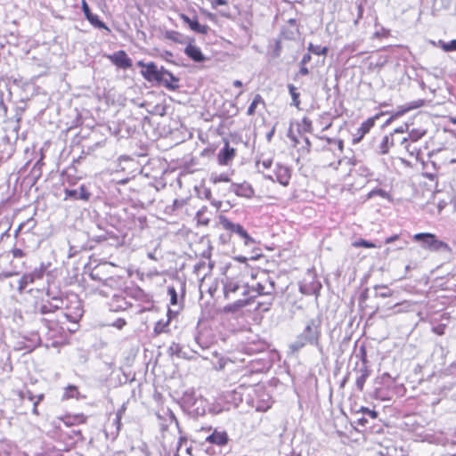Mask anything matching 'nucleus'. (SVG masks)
Returning a JSON list of instances; mask_svg holds the SVG:
<instances>
[{"label": "nucleus", "instance_id": "59", "mask_svg": "<svg viewBox=\"0 0 456 456\" xmlns=\"http://www.w3.org/2000/svg\"><path fill=\"white\" fill-rule=\"evenodd\" d=\"M403 132H404L403 127V126H400V127H398V128H395L392 134H394V137H395V135H396L397 134H401V133H403Z\"/></svg>", "mask_w": 456, "mask_h": 456}, {"label": "nucleus", "instance_id": "64", "mask_svg": "<svg viewBox=\"0 0 456 456\" xmlns=\"http://www.w3.org/2000/svg\"><path fill=\"white\" fill-rule=\"evenodd\" d=\"M39 163H40V161L38 160V161L36 163V165L34 166V167H33V169H32V171H31V173H32L33 175H36V173H37V166H39Z\"/></svg>", "mask_w": 456, "mask_h": 456}, {"label": "nucleus", "instance_id": "30", "mask_svg": "<svg viewBox=\"0 0 456 456\" xmlns=\"http://www.w3.org/2000/svg\"><path fill=\"white\" fill-rule=\"evenodd\" d=\"M426 134V130L424 129H412L407 139L410 142H417L419 139H421Z\"/></svg>", "mask_w": 456, "mask_h": 456}, {"label": "nucleus", "instance_id": "27", "mask_svg": "<svg viewBox=\"0 0 456 456\" xmlns=\"http://www.w3.org/2000/svg\"><path fill=\"white\" fill-rule=\"evenodd\" d=\"M167 314H168V319L167 321L160 320L158 322H156L155 327H154V332L156 334H160V333L167 331V327L169 323L170 317L172 314V311L170 309H168Z\"/></svg>", "mask_w": 456, "mask_h": 456}, {"label": "nucleus", "instance_id": "5", "mask_svg": "<svg viewBox=\"0 0 456 456\" xmlns=\"http://www.w3.org/2000/svg\"><path fill=\"white\" fill-rule=\"evenodd\" d=\"M137 65L143 68L141 73L147 81L159 82L162 75V68L158 69L154 62L144 63L142 61H138Z\"/></svg>", "mask_w": 456, "mask_h": 456}, {"label": "nucleus", "instance_id": "52", "mask_svg": "<svg viewBox=\"0 0 456 456\" xmlns=\"http://www.w3.org/2000/svg\"><path fill=\"white\" fill-rule=\"evenodd\" d=\"M398 239H399V235H398V234H395V235H393V236L387 237V238L385 240V243H386V244H389V243L394 242L395 240H397Z\"/></svg>", "mask_w": 456, "mask_h": 456}, {"label": "nucleus", "instance_id": "63", "mask_svg": "<svg viewBox=\"0 0 456 456\" xmlns=\"http://www.w3.org/2000/svg\"><path fill=\"white\" fill-rule=\"evenodd\" d=\"M390 296H391V292L390 291H388V292H381L379 294V297H390Z\"/></svg>", "mask_w": 456, "mask_h": 456}, {"label": "nucleus", "instance_id": "45", "mask_svg": "<svg viewBox=\"0 0 456 456\" xmlns=\"http://www.w3.org/2000/svg\"><path fill=\"white\" fill-rule=\"evenodd\" d=\"M302 126H303V130L304 131L311 132V130H312V121L308 118L305 117L302 119Z\"/></svg>", "mask_w": 456, "mask_h": 456}, {"label": "nucleus", "instance_id": "12", "mask_svg": "<svg viewBox=\"0 0 456 456\" xmlns=\"http://www.w3.org/2000/svg\"><path fill=\"white\" fill-rule=\"evenodd\" d=\"M179 79L174 76L170 71L162 67V75L158 83L162 84L166 88L169 90H176L179 87Z\"/></svg>", "mask_w": 456, "mask_h": 456}, {"label": "nucleus", "instance_id": "37", "mask_svg": "<svg viewBox=\"0 0 456 456\" xmlns=\"http://www.w3.org/2000/svg\"><path fill=\"white\" fill-rule=\"evenodd\" d=\"M77 394H78V392H77V387H75V386H69L66 388V390H65L63 397L66 398V399L74 398V397H77Z\"/></svg>", "mask_w": 456, "mask_h": 456}, {"label": "nucleus", "instance_id": "58", "mask_svg": "<svg viewBox=\"0 0 456 456\" xmlns=\"http://www.w3.org/2000/svg\"><path fill=\"white\" fill-rule=\"evenodd\" d=\"M0 110H3L4 113H6V111H7V108L4 104L3 100H2V92L1 91H0Z\"/></svg>", "mask_w": 456, "mask_h": 456}, {"label": "nucleus", "instance_id": "21", "mask_svg": "<svg viewBox=\"0 0 456 456\" xmlns=\"http://www.w3.org/2000/svg\"><path fill=\"white\" fill-rule=\"evenodd\" d=\"M51 324L54 323L47 321L46 323H44V326L39 330L30 333V352L35 346L41 343L40 334L46 333V331L51 329Z\"/></svg>", "mask_w": 456, "mask_h": 456}, {"label": "nucleus", "instance_id": "7", "mask_svg": "<svg viewBox=\"0 0 456 456\" xmlns=\"http://www.w3.org/2000/svg\"><path fill=\"white\" fill-rule=\"evenodd\" d=\"M64 193V200H81L84 201L89 200L92 195L87 187L84 184L80 185L77 189H65Z\"/></svg>", "mask_w": 456, "mask_h": 456}, {"label": "nucleus", "instance_id": "23", "mask_svg": "<svg viewBox=\"0 0 456 456\" xmlns=\"http://www.w3.org/2000/svg\"><path fill=\"white\" fill-rule=\"evenodd\" d=\"M121 419H122V410L118 411L113 419L111 424L110 425V435L113 438L117 437L121 429Z\"/></svg>", "mask_w": 456, "mask_h": 456}, {"label": "nucleus", "instance_id": "17", "mask_svg": "<svg viewBox=\"0 0 456 456\" xmlns=\"http://www.w3.org/2000/svg\"><path fill=\"white\" fill-rule=\"evenodd\" d=\"M375 119L370 118L362 122L360 127L357 128L356 133L354 134L353 142L358 143L363 136L370 132V128L373 127Z\"/></svg>", "mask_w": 456, "mask_h": 456}, {"label": "nucleus", "instance_id": "11", "mask_svg": "<svg viewBox=\"0 0 456 456\" xmlns=\"http://www.w3.org/2000/svg\"><path fill=\"white\" fill-rule=\"evenodd\" d=\"M180 18L181 20L185 23L187 24L190 28L196 32V33H199V34H201V35H206L208 34V25H205V24H200L197 20V18L194 17V18H190L189 16H187L186 14L184 13H182L180 14Z\"/></svg>", "mask_w": 456, "mask_h": 456}, {"label": "nucleus", "instance_id": "56", "mask_svg": "<svg viewBox=\"0 0 456 456\" xmlns=\"http://www.w3.org/2000/svg\"><path fill=\"white\" fill-rule=\"evenodd\" d=\"M13 394L16 395L20 400L25 398V393L21 390H13Z\"/></svg>", "mask_w": 456, "mask_h": 456}, {"label": "nucleus", "instance_id": "34", "mask_svg": "<svg viewBox=\"0 0 456 456\" xmlns=\"http://www.w3.org/2000/svg\"><path fill=\"white\" fill-rule=\"evenodd\" d=\"M352 246L354 247V248H361V247H363V248H377L378 246L376 244H374L373 242H370L369 240H363V239H359L357 240H354L353 243H352Z\"/></svg>", "mask_w": 456, "mask_h": 456}, {"label": "nucleus", "instance_id": "32", "mask_svg": "<svg viewBox=\"0 0 456 456\" xmlns=\"http://www.w3.org/2000/svg\"><path fill=\"white\" fill-rule=\"evenodd\" d=\"M259 103L264 104V100L260 94H256L253 99V102H251V104L249 105V107L248 109L247 114L248 116L254 115L256 112V109Z\"/></svg>", "mask_w": 456, "mask_h": 456}, {"label": "nucleus", "instance_id": "16", "mask_svg": "<svg viewBox=\"0 0 456 456\" xmlns=\"http://www.w3.org/2000/svg\"><path fill=\"white\" fill-rule=\"evenodd\" d=\"M255 297L256 296L250 294L243 296V298H240L238 300H235L233 303L227 305L224 307V310L229 313H236L241 308L249 305Z\"/></svg>", "mask_w": 456, "mask_h": 456}, {"label": "nucleus", "instance_id": "57", "mask_svg": "<svg viewBox=\"0 0 456 456\" xmlns=\"http://www.w3.org/2000/svg\"><path fill=\"white\" fill-rule=\"evenodd\" d=\"M43 398H44V395H40L38 396V400H37V402H35V403H34V409H33V412H34V413H36V414H37V413H38V412H37V404H38V402H39L40 400H42Z\"/></svg>", "mask_w": 456, "mask_h": 456}, {"label": "nucleus", "instance_id": "42", "mask_svg": "<svg viewBox=\"0 0 456 456\" xmlns=\"http://www.w3.org/2000/svg\"><path fill=\"white\" fill-rule=\"evenodd\" d=\"M116 282V281L113 279V278H108L106 280H104L103 283H102V288H106V287H112V285ZM100 294L107 297L108 296V293L104 290V289H101L99 290Z\"/></svg>", "mask_w": 456, "mask_h": 456}, {"label": "nucleus", "instance_id": "39", "mask_svg": "<svg viewBox=\"0 0 456 456\" xmlns=\"http://www.w3.org/2000/svg\"><path fill=\"white\" fill-rule=\"evenodd\" d=\"M167 293L170 296V304L172 305H177L178 295H177L176 289L174 287H168Z\"/></svg>", "mask_w": 456, "mask_h": 456}, {"label": "nucleus", "instance_id": "33", "mask_svg": "<svg viewBox=\"0 0 456 456\" xmlns=\"http://www.w3.org/2000/svg\"><path fill=\"white\" fill-rule=\"evenodd\" d=\"M438 45L445 52L456 51V39H453L450 42L439 40Z\"/></svg>", "mask_w": 456, "mask_h": 456}, {"label": "nucleus", "instance_id": "26", "mask_svg": "<svg viewBox=\"0 0 456 456\" xmlns=\"http://www.w3.org/2000/svg\"><path fill=\"white\" fill-rule=\"evenodd\" d=\"M131 296L136 300H140L145 303L151 302V296L146 294L142 289L138 287L132 289Z\"/></svg>", "mask_w": 456, "mask_h": 456}, {"label": "nucleus", "instance_id": "55", "mask_svg": "<svg viewBox=\"0 0 456 456\" xmlns=\"http://www.w3.org/2000/svg\"><path fill=\"white\" fill-rule=\"evenodd\" d=\"M299 74L302 76H306L309 74V69L305 67V65H301V68L299 69Z\"/></svg>", "mask_w": 456, "mask_h": 456}, {"label": "nucleus", "instance_id": "53", "mask_svg": "<svg viewBox=\"0 0 456 456\" xmlns=\"http://www.w3.org/2000/svg\"><path fill=\"white\" fill-rule=\"evenodd\" d=\"M37 456H61L58 451L53 450L50 453H40Z\"/></svg>", "mask_w": 456, "mask_h": 456}, {"label": "nucleus", "instance_id": "8", "mask_svg": "<svg viewBox=\"0 0 456 456\" xmlns=\"http://www.w3.org/2000/svg\"><path fill=\"white\" fill-rule=\"evenodd\" d=\"M82 11L86 18V20L93 25L94 28L105 29L107 32H110V28L99 19V16L92 13L89 5L87 4L86 0H82Z\"/></svg>", "mask_w": 456, "mask_h": 456}, {"label": "nucleus", "instance_id": "25", "mask_svg": "<svg viewBox=\"0 0 456 456\" xmlns=\"http://www.w3.org/2000/svg\"><path fill=\"white\" fill-rule=\"evenodd\" d=\"M111 306L114 307L115 310H125L127 308L128 303L122 295L114 294L112 296Z\"/></svg>", "mask_w": 456, "mask_h": 456}, {"label": "nucleus", "instance_id": "10", "mask_svg": "<svg viewBox=\"0 0 456 456\" xmlns=\"http://www.w3.org/2000/svg\"><path fill=\"white\" fill-rule=\"evenodd\" d=\"M398 143L405 150L408 155L414 158L417 161H422L421 151L416 142H410L409 139L403 137L400 138Z\"/></svg>", "mask_w": 456, "mask_h": 456}, {"label": "nucleus", "instance_id": "38", "mask_svg": "<svg viewBox=\"0 0 456 456\" xmlns=\"http://www.w3.org/2000/svg\"><path fill=\"white\" fill-rule=\"evenodd\" d=\"M264 156L262 155L257 160H256V165L257 166H262L264 168L267 169V168H270L272 164H273V159L271 158H263Z\"/></svg>", "mask_w": 456, "mask_h": 456}, {"label": "nucleus", "instance_id": "15", "mask_svg": "<svg viewBox=\"0 0 456 456\" xmlns=\"http://www.w3.org/2000/svg\"><path fill=\"white\" fill-rule=\"evenodd\" d=\"M206 442L216 444L218 446H224L227 444L229 441L228 435L225 431H217L215 429L210 435L205 438Z\"/></svg>", "mask_w": 456, "mask_h": 456}, {"label": "nucleus", "instance_id": "54", "mask_svg": "<svg viewBox=\"0 0 456 456\" xmlns=\"http://www.w3.org/2000/svg\"><path fill=\"white\" fill-rule=\"evenodd\" d=\"M126 324V322L125 320L123 319H118L116 321V322L114 323V326H116L118 329H122L123 326Z\"/></svg>", "mask_w": 456, "mask_h": 456}, {"label": "nucleus", "instance_id": "31", "mask_svg": "<svg viewBox=\"0 0 456 456\" xmlns=\"http://www.w3.org/2000/svg\"><path fill=\"white\" fill-rule=\"evenodd\" d=\"M308 51L316 55H326L328 48L326 46L315 45L312 43L308 45Z\"/></svg>", "mask_w": 456, "mask_h": 456}, {"label": "nucleus", "instance_id": "9", "mask_svg": "<svg viewBox=\"0 0 456 456\" xmlns=\"http://www.w3.org/2000/svg\"><path fill=\"white\" fill-rule=\"evenodd\" d=\"M224 297L228 299L232 297V296L237 292H240L242 296H247L250 294L249 287L246 285H240L238 282L228 281L224 284Z\"/></svg>", "mask_w": 456, "mask_h": 456}, {"label": "nucleus", "instance_id": "51", "mask_svg": "<svg viewBox=\"0 0 456 456\" xmlns=\"http://www.w3.org/2000/svg\"><path fill=\"white\" fill-rule=\"evenodd\" d=\"M311 61V54L310 53H305L304 54V56L302 57L301 61H300V65H306L309 61Z\"/></svg>", "mask_w": 456, "mask_h": 456}, {"label": "nucleus", "instance_id": "49", "mask_svg": "<svg viewBox=\"0 0 456 456\" xmlns=\"http://www.w3.org/2000/svg\"><path fill=\"white\" fill-rule=\"evenodd\" d=\"M12 255L14 258H20L25 256V253L20 248H14L12 250Z\"/></svg>", "mask_w": 456, "mask_h": 456}, {"label": "nucleus", "instance_id": "50", "mask_svg": "<svg viewBox=\"0 0 456 456\" xmlns=\"http://www.w3.org/2000/svg\"><path fill=\"white\" fill-rule=\"evenodd\" d=\"M211 4H212L213 8H216L219 5H226L227 1L226 0H213Z\"/></svg>", "mask_w": 456, "mask_h": 456}, {"label": "nucleus", "instance_id": "46", "mask_svg": "<svg viewBox=\"0 0 456 456\" xmlns=\"http://www.w3.org/2000/svg\"><path fill=\"white\" fill-rule=\"evenodd\" d=\"M212 179L215 183H219V182H229L230 181L228 175L225 174H221L219 175L212 176Z\"/></svg>", "mask_w": 456, "mask_h": 456}, {"label": "nucleus", "instance_id": "40", "mask_svg": "<svg viewBox=\"0 0 456 456\" xmlns=\"http://www.w3.org/2000/svg\"><path fill=\"white\" fill-rule=\"evenodd\" d=\"M410 306H411V304L407 301H404L400 304H395L393 306V308H396V310H395V313H403V312H407L409 310Z\"/></svg>", "mask_w": 456, "mask_h": 456}, {"label": "nucleus", "instance_id": "3", "mask_svg": "<svg viewBox=\"0 0 456 456\" xmlns=\"http://www.w3.org/2000/svg\"><path fill=\"white\" fill-rule=\"evenodd\" d=\"M219 224L225 231L237 234L240 239L243 240L246 246H249L254 242L253 238L240 224L232 222L223 215L219 216Z\"/></svg>", "mask_w": 456, "mask_h": 456}, {"label": "nucleus", "instance_id": "24", "mask_svg": "<svg viewBox=\"0 0 456 456\" xmlns=\"http://www.w3.org/2000/svg\"><path fill=\"white\" fill-rule=\"evenodd\" d=\"M55 304L47 302L46 304H42L39 306L35 305L36 312H39L41 314H48L53 312L55 309L60 308L61 306L57 304L58 302L62 303L61 299L53 298Z\"/></svg>", "mask_w": 456, "mask_h": 456}, {"label": "nucleus", "instance_id": "13", "mask_svg": "<svg viewBox=\"0 0 456 456\" xmlns=\"http://www.w3.org/2000/svg\"><path fill=\"white\" fill-rule=\"evenodd\" d=\"M235 156V149L231 147L228 142L219 151L217 155L218 163L223 166L228 165Z\"/></svg>", "mask_w": 456, "mask_h": 456}, {"label": "nucleus", "instance_id": "36", "mask_svg": "<svg viewBox=\"0 0 456 456\" xmlns=\"http://www.w3.org/2000/svg\"><path fill=\"white\" fill-rule=\"evenodd\" d=\"M28 284V276L27 274H23V276L19 279L18 281H16V285L15 287L17 288V289L21 292L27 286ZM12 287H14V284H11Z\"/></svg>", "mask_w": 456, "mask_h": 456}, {"label": "nucleus", "instance_id": "35", "mask_svg": "<svg viewBox=\"0 0 456 456\" xmlns=\"http://www.w3.org/2000/svg\"><path fill=\"white\" fill-rule=\"evenodd\" d=\"M183 37L182 34H180L177 31L175 30H167L165 33V37L172 40L174 42L182 43L181 37Z\"/></svg>", "mask_w": 456, "mask_h": 456}, {"label": "nucleus", "instance_id": "4", "mask_svg": "<svg viewBox=\"0 0 456 456\" xmlns=\"http://www.w3.org/2000/svg\"><path fill=\"white\" fill-rule=\"evenodd\" d=\"M413 240L420 242L424 248L433 251H438L448 248V245L445 242L437 240L435 234L429 232L416 233L413 236Z\"/></svg>", "mask_w": 456, "mask_h": 456}, {"label": "nucleus", "instance_id": "1", "mask_svg": "<svg viewBox=\"0 0 456 456\" xmlns=\"http://www.w3.org/2000/svg\"><path fill=\"white\" fill-rule=\"evenodd\" d=\"M322 318L317 315L305 322V327L301 333L297 335L296 339L289 345V349L295 353L301 350L307 345L322 348L320 340L322 338Z\"/></svg>", "mask_w": 456, "mask_h": 456}, {"label": "nucleus", "instance_id": "41", "mask_svg": "<svg viewBox=\"0 0 456 456\" xmlns=\"http://www.w3.org/2000/svg\"><path fill=\"white\" fill-rule=\"evenodd\" d=\"M207 211V207H202L200 209H199L196 213V217L198 218L199 222L208 224V218L204 217V214Z\"/></svg>", "mask_w": 456, "mask_h": 456}, {"label": "nucleus", "instance_id": "61", "mask_svg": "<svg viewBox=\"0 0 456 456\" xmlns=\"http://www.w3.org/2000/svg\"><path fill=\"white\" fill-rule=\"evenodd\" d=\"M232 85L235 86V87H241L243 86L242 82L240 80H234Z\"/></svg>", "mask_w": 456, "mask_h": 456}, {"label": "nucleus", "instance_id": "47", "mask_svg": "<svg viewBox=\"0 0 456 456\" xmlns=\"http://www.w3.org/2000/svg\"><path fill=\"white\" fill-rule=\"evenodd\" d=\"M168 418H169V421L170 423H174L175 426L178 428V430L180 431V427H179V421L178 419H176V417L175 416V414L173 413V411H168Z\"/></svg>", "mask_w": 456, "mask_h": 456}, {"label": "nucleus", "instance_id": "18", "mask_svg": "<svg viewBox=\"0 0 456 456\" xmlns=\"http://www.w3.org/2000/svg\"><path fill=\"white\" fill-rule=\"evenodd\" d=\"M398 141L399 139L394 137V134H389L383 136L378 146V153L381 155L388 153L390 148L398 142Z\"/></svg>", "mask_w": 456, "mask_h": 456}, {"label": "nucleus", "instance_id": "29", "mask_svg": "<svg viewBox=\"0 0 456 456\" xmlns=\"http://www.w3.org/2000/svg\"><path fill=\"white\" fill-rule=\"evenodd\" d=\"M168 353L171 355H175L180 358H185V353L183 351L182 346L177 343H172L168 348Z\"/></svg>", "mask_w": 456, "mask_h": 456}, {"label": "nucleus", "instance_id": "19", "mask_svg": "<svg viewBox=\"0 0 456 456\" xmlns=\"http://www.w3.org/2000/svg\"><path fill=\"white\" fill-rule=\"evenodd\" d=\"M359 375L355 380V386L359 391L363 390L364 384L370 374V370L366 364L365 357L362 358V365L358 370Z\"/></svg>", "mask_w": 456, "mask_h": 456}, {"label": "nucleus", "instance_id": "60", "mask_svg": "<svg viewBox=\"0 0 456 456\" xmlns=\"http://www.w3.org/2000/svg\"><path fill=\"white\" fill-rule=\"evenodd\" d=\"M225 361L224 359H219L218 361V366L216 367L219 370H222L224 368Z\"/></svg>", "mask_w": 456, "mask_h": 456}, {"label": "nucleus", "instance_id": "44", "mask_svg": "<svg viewBox=\"0 0 456 456\" xmlns=\"http://www.w3.org/2000/svg\"><path fill=\"white\" fill-rule=\"evenodd\" d=\"M359 412H362L364 415H367V416H369L370 418H371L373 419L378 417V412L377 411H375L374 410H370L369 408H366V407H362L360 409Z\"/></svg>", "mask_w": 456, "mask_h": 456}, {"label": "nucleus", "instance_id": "2", "mask_svg": "<svg viewBox=\"0 0 456 456\" xmlns=\"http://www.w3.org/2000/svg\"><path fill=\"white\" fill-rule=\"evenodd\" d=\"M252 277H258V281L252 285L250 289L251 292H255L254 296H267L268 300L266 302H258L257 308L262 310L263 312H266L269 310L270 305L273 300V294L275 292V281L269 277V275L261 272L257 273L256 276L252 275Z\"/></svg>", "mask_w": 456, "mask_h": 456}, {"label": "nucleus", "instance_id": "22", "mask_svg": "<svg viewBox=\"0 0 456 456\" xmlns=\"http://www.w3.org/2000/svg\"><path fill=\"white\" fill-rule=\"evenodd\" d=\"M111 60L113 63L123 69L129 68L132 64L131 60L127 57V54L124 51L116 53L111 57Z\"/></svg>", "mask_w": 456, "mask_h": 456}, {"label": "nucleus", "instance_id": "48", "mask_svg": "<svg viewBox=\"0 0 456 456\" xmlns=\"http://www.w3.org/2000/svg\"><path fill=\"white\" fill-rule=\"evenodd\" d=\"M355 423L358 425V426H361V427H366L367 424L369 423L368 421V419L365 418L364 416H362V417H359L355 419Z\"/></svg>", "mask_w": 456, "mask_h": 456}, {"label": "nucleus", "instance_id": "28", "mask_svg": "<svg viewBox=\"0 0 456 456\" xmlns=\"http://www.w3.org/2000/svg\"><path fill=\"white\" fill-rule=\"evenodd\" d=\"M288 90H289V94L292 99L291 104L296 106L297 109H299L300 100H299V93L297 92V87L292 84H289Z\"/></svg>", "mask_w": 456, "mask_h": 456}, {"label": "nucleus", "instance_id": "43", "mask_svg": "<svg viewBox=\"0 0 456 456\" xmlns=\"http://www.w3.org/2000/svg\"><path fill=\"white\" fill-rule=\"evenodd\" d=\"M45 268L41 266L39 270H36L33 273H30V282H32L35 279H41L44 276Z\"/></svg>", "mask_w": 456, "mask_h": 456}, {"label": "nucleus", "instance_id": "6", "mask_svg": "<svg viewBox=\"0 0 456 456\" xmlns=\"http://www.w3.org/2000/svg\"><path fill=\"white\" fill-rule=\"evenodd\" d=\"M274 175L275 179L271 175H265V177L266 179L271 180L272 182L276 181L283 186L289 185L291 173L290 169L288 167L277 164L274 170Z\"/></svg>", "mask_w": 456, "mask_h": 456}, {"label": "nucleus", "instance_id": "14", "mask_svg": "<svg viewBox=\"0 0 456 456\" xmlns=\"http://www.w3.org/2000/svg\"><path fill=\"white\" fill-rule=\"evenodd\" d=\"M230 191L233 192L239 197L251 198L254 194V190L248 183H232Z\"/></svg>", "mask_w": 456, "mask_h": 456}, {"label": "nucleus", "instance_id": "20", "mask_svg": "<svg viewBox=\"0 0 456 456\" xmlns=\"http://www.w3.org/2000/svg\"><path fill=\"white\" fill-rule=\"evenodd\" d=\"M184 53L196 62H202L206 60V57L202 53L201 50L198 46L191 44L185 47Z\"/></svg>", "mask_w": 456, "mask_h": 456}, {"label": "nucleus", "instance_id": "62", "mask_svg": "<svg viewBox=\"0 0 456 456\" xmlns=\"http://www.w3.org/2000/svg\"><path fill=\"white\" fill-rule=\"evenodd\" d=\"M273 133H274V128L272 129V131H270L267 134H266V138L268 141H271L273 135Z\"/></svg>", "mask_w": 456, "mask_h": 456}]
</instances>
